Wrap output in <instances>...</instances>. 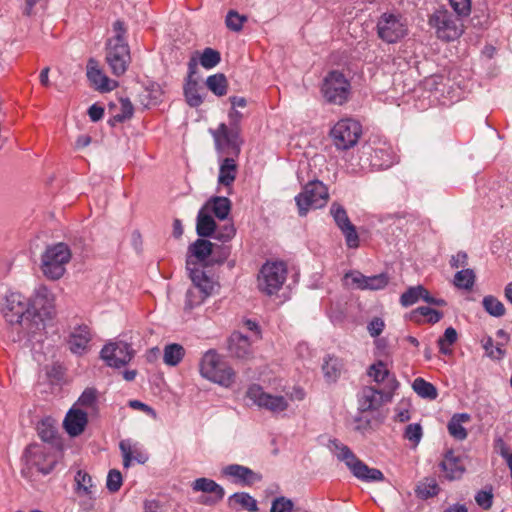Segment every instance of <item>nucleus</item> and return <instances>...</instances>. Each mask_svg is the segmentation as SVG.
<instances>
[{"label": "nucleus", "mask_w": 512, "mask_h": 512, "mask_svg": "<svg viewBox=\"0 0 512 512\" xmlns=\"http://www.w3.org/2000/svg\"><path fill=\"white\" fill-rule=\"evenodd\" d=\"M391 396L381 390L373 387H364L359 400V409L362 412L378 409L385 401L390 400Z\"/></svg>", "instance_id": "obj_20"}, {"label": "nucleus", "mask_w": 512, "mask_h": 512, "mask_svg": "<svg viewBox=\"0 0 512 512\" xmlns=\"http://www.w3.org/2000/svg\"><path fill=\"white\" fill-rule=\"evenodd\" d=\"M361 134V124L350 118L339 120L330 131L332 142L338 150H348L354 147Z\"/></svg>", "instance_id": "obj_10"}, {"label": "nucleus", "mask_w": 512, "mask_h": 512, "mask_svg": "<svg viewBox=\"0 0 512 512\" xmlns=\"http://www.w3.org/2000/svg\"><path fill=\"white\" fill-rule=\"evenodd\" d=\"M320 91L327 103L342 106L351 97V83L339 70H331L323 78Z\"/></svg>", "instance_id": "obj_5"}, {"label": "nucleus", "mask_w": 512, "mask_h": 512, "mask_svg": "<svg viewBox=\"0 0 512 512\" xmlns=\"http://www.w3.org/2000/svg\"><path fill=\"white\" fill-rule=\"evenodd\" d=\"M476 275L472 269H462L454 276V285L459 289L471 290L475 284Z\"/></svg>", "instance_id": "obj_42"}, {"label": "nucleus", "mask_w": 512, "mask_h": 512, "mask_svg": "<svg viewBox=\"0 0 512 512\" xmlns=\"http://www.w3.org/2000/svg\"><path fill=\"white\" fill-rule=\"evenodd\" d=\"M203 208L212 212L219 220H225L231 211V201L224 196H214L205 203Z\"/></svg>", "instance_id": "obj_25"}, {"label": "nucleus", "mask_w": 512, "mask_h": 512, "mask_svg": "<svg viewBox=\"0 0 512 512\" xmlns=\"http://www.w3.org/2000/svg\"><path fill=\"white\" fill-rule=\"evenodd\" d=\"M427 295V289L422 285L409 287L400 297V303L404 307L415 304L419 299Z\"/></svg>", "instance_id": "obj_41"}, {"label": "nucleus", "mask_w": 512, "mask_h": 512, "mask_svg": "<svg viewBox=\"0 0 512 512\" xmlns=\"http://www.w3.org/2000/svg\"><path fill=\"white\" fill-rule=\"evenodd\" d=\"M92 334L87 325L75 327L68 339L69 349L72 353L82 355L88 350V344L91 341Z\"/></svg>", "instance_id": "obj_21"}, {"label": "nucleus", "mask_w": 512, "mask_h": 512, "mask_svg": "<svg viewBox=\"0 0 512 512\" xmlns=\"http://www.w3.org/2000/svg\"><path fill=\"white\" fill-rule=\"evenodd\" d=\"M457 338V331L453 327L446 328L444 335L437 341L439 351L444 355L451 354L452 350L449 346L453 345L457 341Z\"/></svg>", "instance_id": "obj_49"}, {"label": "nucleus", "mask_w": 512, "mask_h": 512, "mask_svg": "<svg viewBox=\"0 0 512 512\" xmlns=\"http://www.w3.org/2000/svg\"><path fill=\"white\" fill-rule=\"evenodd\" d=\"M440 467L445 473V478L453 481L460 479L465 472V466L459 456H456L452 450L445 453Z\"/></svg>", "instance_id": "obj_24"}, {"label": "nucleus", "mask_w": 512, "mask_h": 512, "mask_svg": "<svg viewBox=\"0 0 512 512\" xmlns=\"http://www.w3.org/2000/svg\"><path fill=\"white\" fill-rule=\"evenodd\" d=\"M78 404L89 410L90 415L99 412L98 392L95 388H86L78 399Z\"/></svg>", "instance_id": "obj_35"}, {"label": "nucleus", "mask_w": 512, "mask_h": 512, "mask_svg": "<svg viewBox=\"0 0 512 512\" xmlns=\"http://www.w3.org/2000/svg\"><path fill=\"white\" fill-rule=\"evenodd\" d=\"M3 315L10 324H19L28 333H35L32 320L30 300L19 292H10L6 296Z\"/></svg>", "instance_id": "obj_4"}, {"label": "nucleus", "mask_w": 512, "mask_h": 512, "mask_svg": "<svg viewBox=\"0 0 512 512\" xmlns=\"http://www.w3.org/2000/svg\"><path fill=\"white\" fill-rule=\"evenodd\" d=\"M216 230V222L203 207L197 215L196 232L200 237H210Z\"/></svg>", "instance_id": "obj_31"}, {"label": "nucleus", "mask_w": 512, "mask_h": 512, "mask_svg": "<svg viewBox=\"0 0 512 512\" xmlns=\"http://www.w3.org/2000/svg\"><path fill=\"white\" fill-rule=\"evenodd\" d=\"M194 492H203L206 494H225L224 488L214 480L201 477L194 480L191 484Z\"/></svg>", "instance_id": "obj_34"}, {"label": "nucleus", "mask_w": 512, "mask_h": 512, "mask_svg": "<svg viewBox=\"0 0 512 512\" xmlns=\"http://www.w3.org/2000/svg\"><path fill=\"white\" fill-rule=\"evenodd\" d=\"M120 105V112L114 114L108 121L111 126L122 123L133 116L134 107L128 98H121Z\"/></svg>", "instance_id": "obj_43"}, {"label": "nucleus", "mask_w": 512, "mask_h": 512, "mask_svg": "<svg viewBox=\"0 0 512 512\" xmlns=\"http://www.w3.org/2000/svg\"><path fill=\"white\" fill-rule=\"evenodd\" d=\"M30 308L36 333L45 328L46 319H52L56 314L54 294L46 286H39L30 301Z\"/></svg>", "instance_id": "obj_7"}, {"label": "nucleus", "mask_w": 512, "mask_h": 512, "mask_svg": "<svg viewBox=\"0 0 512 512\" xmlns=\"http://www.w3.org/2000/svg\"><path fill=\"white\" fill-rule=\"evenodd\" d=\"M368 375L373 378L377 383L384 382L386 379L389 381V389L394 390L397 386V382L394 377L390 378L389 370L382 361L371 365L368 369Z\"/></svg>", "instance_id": "obj_32"}, {"label": "nucleus", "mask_w": 512, "mask_h": 512, "mask_svg": "<svg viewBox=\"0 0 512 512\" xmlns=\"http://www.w3.org/2000/svg\"><path fill=\"white\" fill-rule=\"evenodd\" d=\"M228 350L232 357L248 360L252 357L253 351L249 338L240 332H234L228 341Z\"/></svg>", "instance_id": "obj_22"}, {"label": "nucleus", "mask_w": 512, "mask_h": 512, "mask_svg": "<svg viewBox=\"0 0 512 512\" xmlns=\"http://www.w3.org/2000/svg\"><path fill=\"white\" fill-rule=\"evenodd\" d=\"M135 351L131 345L122 340L107 343L101 350V359L110 367L126 366L134 357Z\"/></svg>", "instance_id": "obj_14"}, {"label": "nucleus", "mask_w": 512, "mask_h": 512, "mask_svg": "<svg viewBox=\"0 0 512 512\" xmlns=\"http://www.w3.org/2000/svg\"><path fill=\"white\" fill-rule=\"evenodd\" d=\"M485 311L493 317H502L506 309L501 301L492 295L485 296L482 301Z\"/></svg>", "instance_id": "obj_48"}, {"label": "nucleus", "mask_w": 512, "mask_h": 512, "mask_svg": "<svg viewBox=\"0 0 512 512\" xmlns=\"http://www.w3.org/2000/svg\"><path fill=\"white\" fill-rule=\"evenodd\" d=\"M206 86L216 96L221 97L227 93L228 81L223 73H217L207 78Z\"/></svg>", "instance_id": "obj_39"}, {"label": "nucleus", "mask_w": 512, "mask_h": 512, "mask_svg": "<svg viewBox=\"0 0 512 512\" xmlns=\"http://www.w3.org/2000/svg\"><path fill=\"white\" fill-rule=\"evenodd\" d=\"M412 388L420 397L425 399L434 400L438 396L436 387L421 377L413 381Z\"/></svg>", "instance_id": "obj_40"}, {"label": "nucleus", "mask_w": 512, "mask_h": 512, "mask_svg": "<svg viewBox=\"0 0 512 512\" xmlns=\"http://www.w3.org/2000/svg\"><path fill=\"white\" fill-rule=\"evenodd\" d=\"M238 167L233 157H226L220 163L218 183L230 187L237 176Z\"/></svg>", "instance_id": "obj_26"}, {"label": "nucleus", "mask_w": 512, "mask_h": 512, "mask_svg": "<svg viewBox=\"0 0 512 512\" xmlns=\"http://www.w3.org/2000/svg\"><path fill=\"white\" fill-rule=\"evenodd\" d=\"M87 78L96 90L108 92L117 86V82L110 80L99 68L98 62L91 58L87 63Z\"/></svg>", "instance_id": "obj_19"}, {"label": "nucleus", "mask_w": 512, "mask_h": 512, "mask_svg": "<svg viewBox=\"0 0 512 512\" xmlns=\"http://www.w3.org/2000/svg\"><path fill=\"white\" fill-rule=\"evenodd\" d=\"M230 255V249L219 246L207 239H197L188 246L186 268H198L197 265L208 267L222 264Z\"/></svg>", "instance_id": "obj_1"}, {"label": "nucleus", "mask_w": 512, "mask_h": 512, "mask_svg": "<svg viewBox=\"0 0 512 512\" xmlns=\"http://www.w3.org/2000/svg\"><path fill=\"white\" fill-rule=\"evenodd\" d=\"M475 501L479 507L484 510H489L493 505V492L492 488L488 490H480L475 495Z\"/></svg>", "instance_id": "obj_58"}, {"label": "nucleus", "mask_w": 512, "mask_h": 512, "mask_svg": "<svg viewBox=\"0 0 512 512\" xmlns=\"http://www.w3.org/2000/svg\"><path fill=\"white\" fill-rule=\"evenodd\" d=\"M37 432L41 440L47 443H53L57 436V428L50 419L41 420Z\"/></svg>", "instance_id": "obj_45"}, {"label": "nucleus", "mask_w": 512, "mask_h": 512, "mask_svg": "<svg viewBox=\"0 0 512 512\" xmlns=\"http://www.w3.org/2000/svg\"><path fill=\"white\" fill-rule=\"evenodd\" d=\"M378 37L389 44H393L404 38L408 33L405 20L400 14L383 13L376 25Z\"/></svg>", "instance_id": "obj_11"}, {"label": "nucleus", "mask_w": 512, "mask_h": 512, "mask_svg": "<svg viewBox=\"0 0 512 512\" xmlns=\"http://www.w3.org/2000/svg\"><path fill=\"white\" fill-rule=\"evenodd\" d=\"M71 259V251L65 243L48 246L41 258V270L50 280L60 279L65 271V265Z\"/></svg>", "instance_id": "obj_6"}, {"label": "nucleus", "mask_w": 512, "mask_h": 512, "mask_svg": "<svg viewBox=\"0 0 512 512\" xmlns=\"http://www.w3.org/2000/svg\"><path fill=\"white\" fill-rule=\"evenodd\" d=\"M247 21V17L244 15H240L235 10H230L225 18V24L227 28L234 32H239L243 28L244 22Z\"/></svg>", "instance_id": "obj_53"}, {"label": "nucleus", "mask_w": 512, "mask_h": 512, "mask_svg": "<svg viewBox=\"0 0 512 512\" xmlns=\"http://www.w3.org/2000/svg\"><path fill=\"white\" fill-rule=\"evenodd\" d=\"M504 343H497V345L495 346L493 344V339L491 337H487L484 341H483V348L487 354V356H489L490 358L492 359H495V360H500L504 357L505 355V350H504Z\"/></svg>", "instance_id": "obj_54"}, {"label": "nucleus", "mask_w": 512, "mask_h": 512, "mask_svg": "<svg viewBox=\"0 0 512 512\" xmlns=\"http://www.w3.org/2000/svg\"><path fill=\"white\" fill-rule=\"evenodd\" d=\"M185 355L183 346L177 343L168 344L164 348L163 361L168 366L178 365Z\"/></svg>", "instance_id": "obj_38"}, {"label": "nucleus", "mask_w": 512, "mask_h": 512, "mask_svg": "<svg viewBox=\"0 0 512 512\" xmlns=\"http://www.w3.org/2000/svg\"><path fill=\"white\" fill-rule=\"evenodd\" d=\"M106 62L114 76H122L131 62L128 43H121L119 38H110L106 44Z\"/></svg>", "instance_id": "obj_13"}, {"label": "nucleus", "mask_w": 512, "mask_h": 512, "mask_svg": "<svg viewBox=\"0 0 512 512\" xmlns=\"http://www.w3.org/2000/svg\"><path fill=\"white\" fill-rule=\"evenodd\" d=\"M243 115L236 109L229 112L230 127L221 123L218 128L212 131L215 148L219 153L238 156L242 140L240 138L239 123Z\"/></svg>", "instance_id": "obj_2"}, {"label": "nucleus", "mask_w": 512, "mask_h": 512, "mask_svg": "<svg viewBox=\"0 0 512 512\" xmlns=\"http://www.w3.org/2000/svg\"><path fill=\"white\" fill-rule=\"evenodd\" d=\"M293 502L285 497H278L272 502L270 512H292Z\"/></svg>", "instance_id": "obj_61"}, {"label": "nucleus", "mask_w": 512, "mask_h": 512, "mask_svg": "<svg viewBox=\"0 0 512 512\" xmlns=\"http://www.w3.org/2000/svg\"><path fill=\"white\" fill-rule=\"evenodd\" d=\"M200 374L224 387H230L235 381L234 370L215 350H209L203 355L200 361Z\"/></svg>", "instance_id": "obj_3"}, {"label": "nucleus", "mask_w": 512, "mask_h": 512, "mask_svg": "<svg viewBox=\"0 0 512 512\" xmlns=\"http://www.w3.org/2000/svg\"><path fill=\"white\" fill-rule=\"evenodd\" d=\"M121 486H122L121 472L117 469L110 470L108 473V476H107V481H106L107 489L110 492L115 493V492L119 491Z\"/></svg>", "instance_id": "obj_57"}, {"label": "nucleus", "mask_w": 512, "mask_h": 512, "mask_svg": "<svg viewBox=\"0 0 512 512\" xmlns=\"http://www.w3.org/2000/svg\"><path fill=\"white\" fill-rule=\"evenodd\" d=\"M184 96L190 107H198L203 103V98L199 94V85L196 79H186L184 84Z\"/></svg>", "instance_id": "obj_36"}, {"label": "nucleus", "mask_w": 512, "mask_h": 512, "mask_svg": "<svg viewBox=\"0 0 512 512\" xmlns=\"http://www.w3.org/2000/svg\"><path fill=\"white\" fill-rule=\"evenodd\" d=\"M330 447L336 452L338 459L344 461L350 470L354 463L359 460L348 446L342 444L337 439L330 440Z\"/></svg>", "instance_id": "obj_37"}, {"label": "nucleus", "mask_w": 512, "mask_h": 512, "mask_svg": "<svg viewBox=\"0 0 512 512\" xmlns=\"http://www.w3.org/2000/svg\"><path fill=\"white\" fill-rule=\"evenodd\" d=\"M235 232L236 230L234 228V225L231 223L224 224L223 226L216 225V230L214 231V238L222 242H228L234 237Z\"/></svg>", "instance_id": "obj_56"}, {"label": "nucleus", "mask_w": 512, "mask_h": 512, "mask_svg": "<svg viewBox=\"0 0 512 512\" xmlns=\"http://www.w3.org/2000/svg\"><path fill=\"white\" fill-rule=\"evenodd\" d=\"M220 61V52L210 47H207L203 50L199 59L201 66L205 69L214 68L220 63Z\"/></svg>", "instance_id": "obj_50"}, {"label": "nucleus", "mask_w": 512, "mask_h": 512, "mask_svg": "<svg viewBox=\"0 0 512 512\" xmlns=\"http://www.w3.org/2000/svg\"><path fill=\"white\" fill-rule=\"evenodd\" d=\"M384 327V321L379 317H375L369 322L367 330L372 337H377L382 333Z\"/></svg>", "instance_id": "obj_64"}, {"label": "nucleus", "mask_w": 512, "mask_h": 512, "mask_svg": "<svg viewBox=\"0 0 512 512\" xmlns=\"http://www.w3.org/2000/svg\"><path fill=\"white\" fill-rule=\"evenodd\" d=\"M75 482L77 485V492L79 494L87 495L92 498L93 495V484L91 476L83 471L78 470L75 475Z\"/></svg>", "instance_id": "obj_46"}, {"label": "nucleus", "mask_w": 512, "mask_h": 512, "mask_svg": "<svg viewBox=\"0 0 512 512\" xmlns=\"http://www.w3.org/2000/svg\"><path fill=\"white\" fill-rule=\"evenodd\" d=\"M207 297L198 288L191 287L186 291L184 310L191 311L201 305Z\"/></svg>", "instance_id": "obj_51"}, {"label": "nucleus", "mask_w": 512, "mask_h": 512, "mask_svg": "<svg viewBox=\"0 0 512 512\" xmlns=\"http://www.w3.org/2000/svg\"><path fill=\"white\" fill-rule=\"evenodd\" d=\"M458 16H468L471 12V0H449Z\"/></svg>", "instance_id": "obj_62"}, {"label": "nucleus", "mask_w": 512, "mask_h": 512, "mask_svg": "<svg viewBox=\"0 0 512 512\" xmlns=\"http://www.w3.org/2000/svg\"><path fill=\"white\" fill-rule=\"evenodd\" d=\"M345 278H350L352 283L361 290H380L385 288L389 282V276L386 273L365 276L359 271H350L345 274Z\"/></svg>", "instance_id": "obj_17"}, {"label": "nucleus", "mask_w": 512, "mask_h": 512, "mask_svg": "<svg viewBox=\"0 0 512 512\" xmlns=\"http://www.w3.org/2000/svg\"><path fill=\"white\" fill-rule=\"evenodd\" d=\"M371 165L378 169H387L394 163V155L390 148H377L370 155Z\"/></svg>", "instance_id": "obj_33"}, {"label": "nucleus", "mask_w": 512, "mask_h": 512, "mask_svg": "<svg viewBox=\"0 0 512 512\" xmlns=\"http://www.w3.org/2000/svg\"><path fill=\"white\" fill-rule=\"evenodd\" d=\"M286 277L287 267L284 262H267L260 270L258 287L267 295H273L281 289Z\"/></svg>", "instance_id": "obj_12"}, {"label": "nucleus", "mask_w": 512, "mask_h": 512, "mask_svg": "<svg viewBox=\"0 0 512 512\" xmlns=\"http://www.w3.org/2000/svg\"><path fill=\"white\" fill-rule=\"evenodd\" d=\"M440 491L439 485L434 478H425L418 486H417V494L422 499H428L430 497L436 496Z\"/></svg>", "instance_id": "obj_47"}, {"label": "nucleus", "mask_w": 512, "mask_h": 512, "mask_svg": "<svg viewBox=\"0 0 512 512\" xmlns=\"http://www.w3.org/2000/svg\"><path fill=\"white\" fill-rule=\"evenodd\" d=\"M189 276L193 282L194 288H198L204 296L209 297L212 294L214 283L201 269L190 268Z\"/></svg>", "instance_id": "obj_29"}, {"label": "nucleus", "mask_w": 512, "mask_h": 512, "mask_svg": "<svg viewBox=\"0 0 512 512\" xmlns=\"http://www.w3.org/2000/svg\"><path fill=\"white\" fill-rule=\"evenodd\" d=\"M342 359L329 355L322 365L325 380L329 383H334L340 377L343 370Z\"/></svg>", "instance_id": "obj_30"}, {"label": "nucleus", "mask_w": 512, "mask_h": 512, "mask_svg": "<svg viewBox=\"0 0 512 512\" xmlns=\"http://www.w3.org/2000/svg\"><path fill=\"white\" fill-rule=\"evenodd\" d=\"M330 213L337 225V227L341 230L349 225H351V221L347 215L344 207L336 202L332 203L330 207Z\"/></svg>", "instance_id": "obj_52"}, {"label": "nucleus", "mask_w": 512, "mask_h": 512, "mask_svg": "<svg viewBox=\"0 0 512 512\" xmlns=\"http://www.w3.org/2000/svg\"><path fill=\"white\" fill-rule=\"evenodd\" d=\"M235 504L242 506L250 512H255L258 509L256 500L245 492L234 493L229 497V505L233 506Z\"/></svg>", "instance_id": "obj_44"}, {"label": "nucleus", "mask_w": 512, "mask_h": 512, "mask_svg": "<svg viewBox=\"0 0 512 512\" xmlns=\"http://www.w3.org/2000/svg\"><path fill=\"white\" fill-rule=\"evenodd\" d=\"M471 419L468 413H456L448 422L447 429L449 434L456 440L462 441L467 438V430L463 427V423L469 422Z\"/></svg>", "instance_id": "obj_28"}, {"label": "nucleus", "mask_w": 512, "mask_h": 512, "mask_svg": "<svg viewBox=\"0 0 512 512\" xmlns=\"http://www.w3.org/2000/svg\"><path fill=\"white\" fill-rule=\"evenodd\" d=\"M88 423V412L80 409H70L63 421L66 432L72 436H79L85 430Z\"/></svg>", "instance_id": "obj_23"}, {"label": "nucleus", "mask_w": 512, "mask_h": 512, "mask_svg": "<svg viewBox=\"0 0 512 512\" xmlns=\"http://www.w3.org/2000/svg\"><path fill=\"white\" fill-rule=\"evenodd\" d=\"M429 25L435 29L436 36L443 41H453L464 32V25L459 16L446 9L436 10L429 18Z\"/></svg>", "instance_id": "obj_8"}, {"label": "nucleus", "mask_w": 512, "mask_h": 512, "mask_svg": "<svg viewBox=\"0 0 512 512\" xmlns=\"http://www.w3.org/2000/svg\"><path fill=\"white\" fill-rule=\"evenodd\" d=\"M329 198L327 187L319 180L309 181L303 191L295 197L300 216H305L310 208H321Z\"/></svg>", "instance_id": "obj_9"}, {"label": "nucleus", "mask_w": 512, "mask_h": 512, "mask_svg": "<svg viewBox=\"0 0 512 512\" xmlns=\"http://www.w3.org/2000/svg\"><path fill=\"white\" fill-rule=\"evenodd\" d=\"M119 448L123 455V466L128 468L133 459V450L129 441L122 440L119 444Z\"/></svg>", "instance_id": "obj_63"}, {"label": "nucleus", "mask_w": 512, "mask_h": 512, "mask_svg": "<svg viewBox=\"0 0 512 512\" xmlns=\"http://www.w3.org/2000/svg\"><path fill=\"white\" fill-rule=\"evenodd\" d=\"M222 473L225 476L233 478L235 483L242 486H251L262 480L260 473L239 464H231L224 467Z\"/></svg>", "instance_id": "obj_18"}, {"label": "nucleus", "mask_w": 512, "mask_h": 512, "mask_svg": "<svg viewBox=\"0 0 512 512\" xmlns=\"http://www.w3.org/2000/svg\"><path fill=\"white\" fill-rule=\"evenodd\" d=\"M246 396L258 407L264 408L273 413L283 412L289 406V403L284 396L269 394L257 384H253L248 388Z\"/></svg>", "instance_id": "obj_15"}, {"label": "nucleus", "mask_w": 512, "mask_h": 512, "mask_svg": "<svg viewBox=\"0 0 512 512\" xmlns=\"http://www.w3.org/2000/svg\"><path fill=\"white\" fill-rule=\"evenodd\" d=\"M351 472L355 477L365 482H379L384 480V475L379 469L370 468L361 460L354 463Z\"/></svg>", "instance_id": "obj_27"}, {"label": "nucleus", "mask_w": 512, "mask_h": 512, "mask_svg": "<svg viewBox=\"0 0 512 512\" xmlns=\"http://www.w3.org/2000/svg\"><path fill=\"white\" fill-rule=\"evenodd\" d=\"M405 439L417 445L422 438V427L418 423L409 424L404 432Z\"/></svg>", "instance_id": "obj_60"}, {"label": "nucleus", "mask_w": 512, "mask_h": 512, "mask_svg": "<svg viewBox=\"0 0 512 512\" xmlns=\"http://www.w3.org/2000/svg\"><path fill=\"white\" fill-rule=\"evenodd\" d=\"M25 455L28 463L44 475L49 474L57 463L54 455L46 452L43 447L37 444L29 445L26 448Z\"/></svg>", "instance_id": "obj_16"}, {"label": "nucleus", "mask_w": 512, "mask_h": 512, "mask_svg": "<svg viewBox=\"0 0 512 512\" xmlns=\"http://www.w3.org/2000/svg\"><path fill=\"white\" fill-rule=\"evenodd\" d=\"M412 314L414 316H416L417 314L421 315V316H424V317H428V322L431 323V324H435L437 322H439L442 317H443V313L438 311V310H435V309H432L428 306H421V307H418L417 309H415Z\"/></svg>", "instance_id": "obj_55"}, {"label": "nucleus", "mask_w": 512, "mask_h": 512, "mask_svg": "<svg viewBox=\"0 0 512 512\" xmlns=\"http://www.w3.org/2000/svg\"><path fill=\"white\" fill-rule=\"evenodd\" d=\"M341 232L343 233L346 245L349 248L354 249L359 247V236L356 231V227L353 224L341 229Z\"/></svg>", "instance_id": "obj_59"}]
</instances>
